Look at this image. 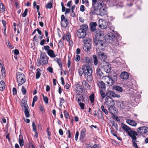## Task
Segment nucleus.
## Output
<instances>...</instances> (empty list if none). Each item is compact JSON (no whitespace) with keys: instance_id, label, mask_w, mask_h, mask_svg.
Segmentation results:
<instances>
[{"instance_id":"50","label":"nucleus","mask_w":148,"mask_h":148,"mask_svg":"<svg viewBox=\"0 0 148 148\" xmlns=\"http://www.w3.org/2000/svg\"><path fill=\"white\" fill-rule=\"evenodd\" d=\"M101 108L102 110V111L104 112L105 113V114H108V110H106V109L104 108V106L103 105H102L101 106Z\"/></svg>"},{"instance_id":"12","label":"nucleus","mask_w":148,"mask_h":148,"mask_svg":"<svg viewBox=\"0 0 148 148\" xmlns=\"http://www.w3.org/2000/svg\"><path fill=\"white\" fill-rule=\"evenodd\" d=\"M107 23L105 21H103L101 19L99 20L98 26L101 29H106L107 27Z\"/></svg>"},{"instance_id":"44","label":"nucleus","mask_w":148,"mask_h":148,"mask_svg":"<svg viewBox=\"0 0 148 148\" xmlns=\"http://www.w3.org/2000/svg\"><path fill=\"white\" fill-rule=\"evenodd\" d=\"M136 139H134L132 140V143H133V146L135 148H138V147L137 145V144L136 143Z\"/></svg>"},{"instance_id":"11","label":"nucleus","mask_w":148,"mask_h":148,"mask_svg":"<svg viewBox=\"0 0 148 148\" xmlns=\"http://www.w3.org/2000/svg\"><path fill=\"white\" fill-rule=\"evenodd\" d=\"M102 79L109 86H112L113 84V80L109 76H105L103 77Z\"/></svg>"},{"instance_id":"3","label":"nucleus","mask_w":148,"mask_h":148,"mask_svg":"<svg viewBox=\"0 0 148 148\" xmlns=\"http://www.w3.org/2000/svg\"><path fill=\"white\" fill-rule=\"evenodd\" d=\"M88 29L87 25L84 24L81 25L80 28L77 32V35L79 38H83L86 35V31Z\"/></svg>"},{"instance_id":"47","label":"nucleus","mask_w":148,"mask_h":148,"mask_svg":"<svg viewBox=\"0 0 148 148\" xmlns=\"http://www.w3.org/2000/svg\"><path fill=\"white\" fill-rule=\"evenodd\" d=\"M75 8V5H73L72 6V7L71 9V10L72 13L71 14V15L72 16H73V17H74L75 16V14L74 13V11H73L74 9Z\"/></svg>"},{"instance_id":"10","label":"nucleus","mask_w":148,"mask_h":148,"mask_svg":"<svg viewBox=\"0 0 148 148\" xmlns=\"http://www.w3.org/2000/svg\"><path fill=\"white\" fill-rule=\"evenodd\" d=\"M92 66L90 68H89V70L87 73V74L85 75V77L86 78L87 81L89 82H91L92 79Z\"/></svg>"},{"instance_id":"51","label":"nucleus","mask_w":148,"mask_h":148,"mask_svg":"<svg viewBox=\"0 0 148 148\" xmlns=\"http://www.w3.org/2000/svg\"><path fill=\"white\" fill-rule=\"evenodd\" d=\"M32 126L33 131L34 132H36L37 131L36 126V125L35 123L34 122H33L32 123Z\"/></svg>"},{"instance_id":"32","label":"nucleus","mask_w":148,"mask_h":148,"mask_svg":"<svg viewBox=\"0 0 148 148\" xmlns=\"http://www.w3.org/2000/svg\"><path fill=\"white\" fill-rule=\"evenodd\" d=\"M19 143L21 146L24 145V141L23 136L20 135L19 136Z\"/></svg>"},{"instance_id":"59","label":"nucleus","mask_w":148,"mask_h":148,"mask_svg":"<svg viewBox=\"0 0 148 148\" xmlns=\"http://www.w3.org/2000/svg\"><path fill=\"white\" fill-rule=\"evenodd\" d=\"M58 46L59 47H62L63 46V43L61 40H60L58 43Z\"/></svg>"},{"instance_id":"57","label":"nucleus","mask_w":148,"mask_h":148,"mask_svg":"<svg viewBox=\"0 0 148 148\" xmlns=\"http://www.w3.org/2000/svg\"><path fill=\"white\" fill-rule=\"evenodd\" d=\"M21 91L23 94L24 95H25L26 94L27 92L26 90L23 86H22Z\"/></svg>"},{"instance_id":"49","label":"nucleus","mask_w":148,"mask_h":148,"mask_svg":"<svg viewBox=\"0 0 148 148\" xmlns=\"http://www.w3.org/2000/svg\"><path fill=\"white\" fill-rule=\"evenodd\" d=\"M52 7V4L51 3H48L47 4L45 5V7L47 8L51 9Z\"/></svg>"},{"instance_id":"61","label":"nucleus","mask_w":148,"mask_h":148,"mask_svg":"<svg viewBox=\"0 0 148 148\" xmlns=\"http://www.w3.org/2000/svg\"><path fill=\"white\" fill-rule=\"evenodd\" d=\"M100 94L101 95L103 98H104L106 96L105 92L102 90H100Z\"/></svg>"},{"instance_id":"35","label":"nucleus","mask_w":148,"mask_h":148,"mask_svg":"<svg viewBox=\"0 0 148 148\" xmlns=\"http://www.w3.org/2000/svg\"><path fill=\"white\" fill-rule=\"evenodd\" d=\"M113 88L114 89L120 92H122L123 91L122 88L119 86H114Z\"/></svg>"},{"instance_id":"64","label":"nucleus","mask_w":148,"mask_h":148,"mask_svg":"<svg viewBox=\"0 0 148 148\" xmlns=\"http://www.w3.org/2000/svg\"><path fill=\"white\" fill-rule=\"evenodd\" d=\"M91 148H99V145L98 144H95Z\"/></svg>"},{"instance_id":"62","label":"nucleus","mask_w":148,"mask_h":148,"mask_svg":"<svg viewBox=\"0 0 148 148\" xmlns=\"http://www.w3.org/2000/svg\"><path fill=\"white\" fill-rule=\"evenodd\" d=\"M71 60H70V58L69 56H68V62L67 63V66L68 68H69L70 67L71 65Z\"/></svg>"},{"instance_id":"48","label":"nucleus","mask_w":148,"mask_h":148,"mask_svg":"<svg viewBox=\"0 0 148 148\" xmlns=\"http://www.w3.org/2000/svg\"><path fill=\"white\" fill-rule=\"evenodd\" d=\"M42 96L43 97V100L45 102L46 104H47L48 103V99L47 96H45L43 94Z\"/></svg>"},{"instance_id":"22","label":"nucleus","mask_w":148,"mask_h":148,"mask_svg":"<svg viewBox=\"0 0 148 148\" xmlns=\"http://www.w3.org/2000/svg\"><path fill=\"white\" fill-rule=\"evenodd\" d=\"M91 47V45L90 43H86L83 46V49L85 51H89Z\"/></svg>"},{"instance_id":"45","label":"nucleus","mask_w":148,"mask_h":148,"mask_svg":"<svg viewBox=\"0 0 148 148\" xmlns=\"http://www.w3.org/2000/svg\"><path fill=\"white\" fill-rule=\"evenodd\" d=\"M94 95L93 94H92L89 96L90 100L91 103H92L94 102Z\"/></svg>"},{"instance_id":"15","label":"nucleus","mask_w":148,"mask_h":148,"mask_svg":"<svg viewBox=\"0 0 148 148\" xmlns=\"http://www.w3.org/2000/svg\"><path fill=\"white\" fill-rule=\"evenodd\" d=\"M75 92L77 94L80 95L83 91V89L82 86L79 84H75Z\"/></svg>"},{"instance_id":"63","label":"nucleus","mask_w":148,"mask_h":148,"mask_svg":"<svg viewBox=\"0 0 148 148\" xmlns=\"http://www.w3.org/2000/svg\"><path fill=\"white\" fill-rule=\"evenodd\" d=\"M85 7L83 5H81L80 7V10L81 11L83 12L85 11Z\"/></svg>"},{"instance_id":"56","label":"nucleus","mask_w":148,"mask_h":148,"mask_svg":"<svg viewBox=\"0 0 148 148\" xmlns=\"http://www.w3.org/2000/svg\"><path fill=\"white\" fill-rule=\"evenodd\" d=\"M41 75L39 71H37L36 75V79H38L40 77Z\"/></svg>"},{"instance_id":"28","label":"nucleus","mask_w":148,"mask_h":148,"mask_svg":"<svg viewBox=\"0 0 148 148\" xmlns=\"http://www.w3.org/2000/svg\"><path fill=\"white\" fill-rule=\"evenodd\" d=\"M122 128L127 133L131 130L130 128L125 124L122 123Z\"/></svg>"},{"instance_id":"36","label":"nucleus","mask_w":148,"mask_h":148,"mask_svg":"<svg viewBox=\"0 0 148 148\" xmlns=\"http://www.w3.org/2000/svg\"><path fill=\"white\" fill-rule=\"evenodd\" d=\"M28 109H29V108H25V109H23L25 114V116L27 118H28L30 116V114L28 111Z\"/></svg>"},{"instance_id":"25","label":"nucleus","mask_w":148,"mask_h":148,"mask_svg":"<svg viewBox=\"0 0 148 148\" xmlns=\"http://www.w3.org/2000/svg\"><path fill=\"white\" fill-rule=\"evenodd\" d=\"M129 76L128 73L126 72H122L121 75V77L123 79H127Z\"/></svg>"},{"instance_id":"37","label":"nucleus","mask_w":148,"mask_h":148,"mask_svg":"<svg viewBox=\"0 0 148 148\" xmlns=\"http://www.w3.org/2000/svg\"><path fill=\"white\" fill-rule=\"evenodd\" d=\"M94 63L95 65H96L98 64V60L97 56L95 55L92 56Z\"/></svg>"},{"instance_id":"27","label":"nucleus","mask_w":148,"mask_h":148,"mask_svg":"<svg viewBox=\"0 0 148 148\" xmlns=\"http://www.w3.org/2000/svg\"><path fill=\"white\" fill-rule=\"evenodd\" d=\"M126 122L127 124L132 126H135L137 125L136 122L132 120L127 119L126 120Z\"/></svg>"},{"instance_id":"5","label":"nucleus","mask_w":148,"mask_h":148,"mask_svg":"<svg viewBox=\"0 0 148 148\" xmlns=\"http://www.w3.org/2000/svg\"><path fill=\"white\" fill-rule=\"evenodd\" d=\"M93 41L97 46L96 51L104 50L105 46L104 45V43L103 41L97 39H94Z\"/></svg>"},{"instance_id":"20","label":"nucleus","mask_w":148,"mask_h":148,"mask_svg":"<svg viewBox=\"0 0 148 148\" xmlns=\"http://www.w3.org/2000/svg\"><path fill=\"white\" fill-rule=\"evenodd\" d=\"M83 62L84 63H86L85 65H89L90 66L91 65V63L92 62V59L91 58L88 57H85L83 59Z\"/></svg>"},{"instance_id":"31","label":"nucleus","mask_w":148,"mask_h":148,"mask_svg":"<svg viewBox=\"0 0 148 148\" xmlns=\"http://www.w3.org/2000/svg\"><path fill=\"white\" fill-rule=\"evenodd\" d=\"M103 0H92V5H94L95 7H96L98 4H99L102 2H105Z\"/></svg>"},{"instance_id":"4","label":"nucleus","mask_w":148,"mask_h":148,"mask_svg":"<svg viewBox=\"0 0 148 148\" xmlns=\"http://www.w3.org/2000/svg\"><path fill=\"white\" fill-rule=\"evenodd\" d=\"M49 58L47 56L45 52L41 53L40 58H38L36 62V65L39 66L41 64L44 65L47 64L48 62Z\"/></svg>"},{"instance_id":"43","label":"nucleus","mask_w":148,"mask_h":148,"mask_svg":"<svg viewBox=\"0 0 148 148\" xmlns=\"http://www.w3.org/2000/svg\"><path fill=\"white\" fill-rule=\"evenodd\" d=\"M112 125L113 127V129L115 131H117L118 130V125L116 123L114 122H112Z\"/></svg>"},{"instance_id":"26","label":"nucleus","mask_w":148,"mask_h":148,"mask_svg":"<svg viewBox=\"0 0 148 148\" xmlns=\"http://www.w3.org/2000/svg\"><path fill=\"white\" fill-rule=\"evenodd\" d=\"M117 106L118 107L122 109H124L125 106V105L123 101H117Z\"/></svg>"},{"instance_id":"54","label":"nucleus","mask_w":148,"mask_h":148,"mask_svg":"<svg viewBox=\"0 0 148 148\" xmlns=\"http://www.w3.org/2000/svg\"><path fill=\"white\" fill-rule=\"evenodd\" d=\"M2 23H3V25L4 26V27H5L4 30V34L5 35H6V33H5V31H6V22H5V21H4L3 20H2Z\"/></svg>"},{"instance_id":"17","label":"nucleus","mask_w":148,"mask_h":148,"mask_svg":"<svg viewBox=\"0 0 148 148\" xmlns=\"http://www.w3.org/2000/svg\"><path fill=\"white\" fill-rule=\"evenodd\" d=\"M127 133L128 136L131 138L132 140L137 138L136 136L138 135V134L134 131L131 129Z\"/></svg>"},{"instance_id":"53","label":"nucleus","mask_w":148,"mask_h":148,"mask_svg":"<svg viewBox=\"0 0 148 148\" xmlns=\"http://www.w3.org/2000/svg\"><path fill=\"white\" fill-rule=\"evenodd\" d=\"M28 11V10L27 8L25 10L24 13L22 14V16L23 17H25L26 16L27 13Z\"/></svg>"},{"instance_id":"18","label":"nucleus","mask_w":148,"mask_h":148,"mask_svg":"<svg viewBox=\"0 0 148 148\" xmlns=\"http://www.w3.org/2000/svg\"><path fill=\"white\" fill-rule=\"evenodd\" d=\"M95 36L97 39H100L103 37L104 35L103 32L101 31H97L96 32Z\"/></svg>"},{"instance_id":"41","label":"nucleus","mask_w":148,"mask_h":148,"mask_svg":"<svg viewBox=\"0 0 148 148\" xmlns=\"http://www.w3.org/2000/svg\"><path fill=\"white\" fill-rule=\"evenodd\" d=\"M110 94L113 97L119 98L120 97V95H117L114 92L110 91Z\"/></svg>"},{"instance_id":"14","label":"nucleus","mask_w":148,"mask_h":148,"mask_svg":"<svg viewBox=\"0 0 148 148\" xmlns=\"http://www.w3.org/2000/svg\"><path fill=\"white\" fill-rule=\"evenodd\" d=\"M61 23L62 26L64 28L66 27L68 24L67 19L65 18L64 15H62L61 16Z\"/></svg>"},{"instance_id":"16","label":"nucleus","mask_w":148,"mask_h":148,"mask_svg":"<svg viewBox=\"0 0 148 148\" xmlns=\"http://www.w3.org/2000/svg\"><path fill=\"white\" fill-rule=\"evenodd\" d=\"M137 131L139 134H145L148 132V127L145 126L140 127L138 128Z\"/></svg>"},{"instance_id":"13","label":"nucleus","mask_w":148,"mask_h":148,"mask_svg":"<svg viewBox=\"0 0 148 148\" xmlns=\"http://www.w3.org/2000/svg\"><path fill=\"white\" fill-rule=\"evenodd\" d=\"M96 51L99 58L101 61H105L107 58L106 54L103 52H101V51Z\"/></svg>"},{"instance_id":"55","label":"nucleus","mask_w":148,"mask_h":148,"mask_svg":"<svg viewBox=\"0 0 148 148\" xmlns=\"http://www.w3.org/2000/svg\"><path fill=\"white\" fill-rule=\"evenodd\" d=\"M71 37V36L70 34L69 33H67L66 35V39L68 42H69V41L70 40Z\"/></svg>"},{"instance_id":"58","label":"nucleus","mask_w":148,"mask_h":148,"mask_svg":"<svg viewBox=\"0 0 148 148\" xmlns=\"http://www.w3.org/2000/svg\"><path fill=\"white\" fill-rule=\"evenodd\" d=\"M80 57L79 55H76L75 58V60L76 62H78L80 60Z\"/></svg>"},{"instance_id":"34","label":"nucleus","mask_w":148,"mask_h":148,"mask_svg":"<svg viewBox=\"0 0 148 148\" xmlns=\"http://www.w3.org/2000/svg\"><path fill=\"white\" fill-rule=\"evenodd\" d=\"M1 75L0 76V77H2V79H4L6 76V73L5 68H3L2 69H1Z\"/></svg>"},{"instance_id":"60","label":"nucleus","mask_w":148,"mask_h":148,"mask_svg":"<svg viewBox=\"0 0 148 148\" xmlns=\"http://www.w3.org/2000/svg\"><path fill=\"white\" fill-rule=\"evenodd\" d=\"M84 104L82 103H79V105L81 109L82 110H83L84 109Z\"/></svg>"},{"instance_id":"52","label":"nucleus","mask_w":148,"mask_h":148,"mask_svg":"<svg viewBox=\"0 0 148 148\" xmlns=\"http://www.w3.org/2000/svg\"><path fill=\"white\" fill-rule=\"evenodd\" d=\"M64 116H65L66 119H68L69 118V113L66 111L65 110H64Z\"/></svg>"},{"instance_id":"8","label":"nucleus","mask_w":148,"mask_h":148,"mask_svg":"<svg viewBox=\"0 0 148 148\" xmlns=\"http://www.w3.org/2000/svg\"><path fill=\"white\" fill-rule=\"evenodd\" d=\"M105 105L107 106V107H110L114 106L115 103L114 101L111 97L109 96H107L105 99Z\"/></svg>"},{"instance_id":"21","label":"nucleus","mask_w":148,"mask_h":148,"mask_svg":"<svg viewBox=\"0 0 148 148\" xmlns=\"http://www.w3.org/2000/svg\"><path fill=\"white\" fill-rule=\"evenodd\" d=\"M86 129L84 128L82 129L81 130L80 136L79 137V140H83L86 135Z\"/></svg>"},{"instance_id":"2","label":"nucleus","mask_w":148,"mask_h":148,"mask_svg":"<svg viewBox=\"0 0 148 148\" xmlns=\"http://www.w3.org/2000/svg\"><path fill=\"white\" fill-rule=\"evenodd\" d=\"M109 27V31L111 33L112 36H108V39L110 40L109 43L116 46L119 45V42L121 39V37L117 32L114 31L113 27Z\"/></svg>"},{"instance_id":"9","label":"nucleus","mask_w":148,"mask_h":148,"mask_svg":"<svg viewBox=\"0 0 148 148\" xmlns=\"http://www.w3.org/2000/svg\"><path fill=\"white\" fill-rule=\"evenodd\" d=\"M44 48L47 51V52L48 55L51 58H55L56 55L54 53V51L50 49V47L48 45L44 46Z\"/></svg>"},{"instance_id":"42","label":"nucleus","mask_w":148,"mask_h":148,"mask_svg":"<svg viewBox=\"0 0 148 148\" xmlns=\"http://www.w3.org/2000/svg\"><path fill=\"white\" fill-rule=\"evenodd\" d=\"M91 39L90 38H84L83 40V41L84 44L86 43H90L91 41Z\"/></svg>"},{"instance_id":"19","label":"nucleus","mask_w":148,"mask_h":148,"mask_svg":"<svg viewBox=\"0 0 148 148\" xmlns=\"http://www.w3.org/2000/svg\"><path fill=\"white\" fill-rule=\"evenodd\" d=\"M97 24L96 22H91L90 24V27L91 31L94 32L96 30V27Z\"/></svg>"},{"instance_id":"6","label":"nucleus","mask_w":148,"mask_h":148,"mask_svg":"<svg viewBox=\"0 0 148 148\" xmlns=\"http://www.w3.org/2000/svg\"><path fill=\"white\" fill-rule=\"evenodd\" d=\"M16 78L18 86L21 85L25 82V75L23 73L19 72H17L16 73Z\"/></svg>"},{"instance_id":"7","label":"nucleus","mask_w":148,"mask_h":148,"mask_svg":"<svg viewBox=\"0 0 148 148\" xmlns=\"http://www.w3.org/2000/svg\"><path fill=\"white\" fill-rule=\"evenodd\" d=\"M91 66H90L89 65H84L82 68H80L79 70V75L82 76L84 74L85 76L87 74L88 70H89V67L90 68Z\"/></svg>"},{"instance_id":"40","label":"nucleus","mask_w":148,"mask_h":148,"mask_svg":"<svg viewBox=\"0 0 148 148\" xmlns=\"http://www.w3.org/2000/svg\"><path fill=\"white\" fill-rule=\"evenodd\" d=\"M96 73L97 75L101 77L103 74V73L101 71L100 68H98L96 71Z\"/></svg>"},{"instance_id":"24","label":"nucleus","mask_w":148,"mask_h":148,"mask_svg":"<svg viewBox=\"0 0 148 148\" xmlns=\"http://www.w3.org/2000/svg\"><path fill=\"white\" fill-rule=\"evenodd\" d=\"M82 84L83 87L86 89L90 90L92 88L88 84L87 82L86 81L84 80H83Z\"/></svg>"},{"instance_id":"33","label":"nucleus","mask_w":148,"mask_h":148,"mask_svg":"<svg viewBox=\"0 0 148 148\" xmlns=\"http://www.w3.org/2000/svg\"><path fill=\"white\" fill-rule=\"evenodd\" d=\"M108 110L109 111L110 113L112 115H114L115 114V110H114V106L113 107H110L108 108Z\"/></svg>"},{"instance_id":"38","label":"nucleus","mask_w":148,"mask_h":148,"mask_svg":"<svg viewBox=\"0 0 148 148\" xmlns=\"http://www.w3.org/2000/svg\"><path fill=\"white\" fill-rule=\"evenodd\" d=\"M57 62L61 70L62 69V62L60 58H58L57 59Z\"/></svg>"},{"instance_id":"23","label":"nucleus","mask_w":148,"mask_h":148,"mask_svg":"<svg viewBox=\"0 0 148 148\" xmlns=\"http://www.w3.org/2000/svg\"><path fill=\"white\" fill-rule=\"evenodd\" d=\"M103 67L105 71L107 73H109L111 71V65L109 64L108 63H107L106 64L103 66Z\"/></svg>"},{"instance_id":"29","label":"nucleus","mask_w":148,"mask_h":148,"mask_svg":"<svg viewBox=\"0 0 148 148\" xmlns=\"http://www.w3.org/2000/svg\"><path fill=\"white\" fill-rule=\"evenodd\" d=\"M5 84L4 81H0V91H3L5 89Z\"/></svg>"},{"instance_id":"39","label":"nucleus","mask_w":148,"mask_h":148,"mask_svg":"<svg viewBox=\"0 0 148 148\" xmlns=\"http://www.w3.org/2000/svg\"><path fill=\"white\" fill-rule=\"evenodd\" d=\"M21 106L22 109H25V108H29L26 101H24L23 103L22 102Z\"/></svg>"},{"instance_id":"46","label":"nucleus","mask_w":148,"mask_h":148,"mask_svg":"<svg viewBox=\"0 0 148 148\" xmlns=\"http://www.w3.org/2000/svg\"><path fill=\"white\" fill-rule=\"evenodd\" d=\"M5 11V7L3 4H0V11L2 12H4Z\"/></svg>"},{"instance_id":"30","label":"nucleus","mask_w":148,"mask_h":148,"mask_svg":"<svg viewBox=\"0 0 148 148\" xmlns=\"http://www.w3.org/2000/svg\"><path fill=\"white\" fill-rule=\"evenodd\" d=\"M99 88L102 90H105L106 88L105 84L103 81H100L98 83Z\"/></svg>"},{"instance_id":"1","label":"nucleus","mask_w":148,"mask_h":148,"mask_svg":"<svg viewBox=\"0 0 148 148\" xmlns=\"http://www.w3.org/2000/svg\"><path fill=\"white\" fill-rule=\"evenodd\" d=\"M105 2V1L102 2L98 4V5H97L96 7L94 5H92L89 12L90 14L91 15L96 14L101 16H107L108 13Z\"/></svg>"}]
</instances>
